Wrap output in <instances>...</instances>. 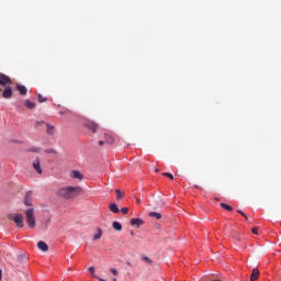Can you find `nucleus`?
Returning <instances> with one entry per match:
<instances>
[{
    "mask_svg": "<svg viewBox=\"0 0 281 281\" xmlns=\"http://www.w3.org/2000/svg\"><path fill=\"white\" fill-rule=\"evenodd\" d=\"M42 124H45V122H43V121H37V122L35 123L36 128H38V126H41Z\"/></svg>",
    "mask_w": 281,
    "mask_h": 281,
    "instance_id": "26",
    "label": "nucleus"
},
{
    "mask_svg": "<svg viewBox=\"0 0 281 281\" xmlns=\"http://www.w3.org/2000/svg\"><path fill=\"white\" fill-rule=\"evenodd\" d=\"M142 260H143L144 262H146L147 265H149L150 267H153V265H154L153 259H150L149 257L142 256Z\"/></svg>",
    "mask_w": 281,
    "mask_h": 281,
    "instance_id": "18",
    "label": "nucleus"
},
{
    "mask_svg": "<svg viewBox=\"0 0 281 281\" xmlns=\"http://www.w3.org/2000/svg\"><path fill=\"white\" fill-rule=\"evenodd\" d=\"M37 101L43 104V102H47V98L43 97V94H38Z\"/></svg>",
    "mask_w": 281,
    "mask_h": 281,
    "instance_id": "23",
    "label": "nucleus"
},
{
    "mask_svg": "<svg viewBox=\"0 0 281 281\" xmlns=\"http://www.w3.org/2000/svg\"><path fill=\"white\" fill-rule=\"evenodd\" d=\"M104 142L105 144H109V145L115 144V136H113V134L105 133Z\"/></svg>",
    "mask_w": 281,
    "mask_h": 281,
    "instance_id": "7",
    "label": "nucleus"
},
{
    "mask_svg": "<svg viewBox=\"0 0 281 281\" xmlns=\"http://www.w3.org/2000/svg\"><path fill=\"white\" fill-rule=\"evenodd\" d=\"M112 281H117V279L114 278V279H112Z\"/></svg>",
    "mask_w": 281,
    "mask_h": 281,
    "instance_id": "40",
    "label": "nucleus"
},
{
    "mask_svg": "<svg viewBox=\"0 0 281 281\" xmlns=\"http://www.w3.org/2000/svg\"><path fill=\"white\" fill-rule=\"evenodd\" d=\"M12 85V79L4 74L0 72V87H10Z\"/></svg>",
    "mask_w": 281,
    "mask_h": 281,
    "instance_id": "5",
    "label": "nucleus"
},
{
    "mask_svg": "<svg viewBox=\"0 0 281 281\" xmlns=\"http://www.w3.org/2000/svg\"><path fill=\"white\" fill-rule=\"evenodd\" d=\"M5 89L2 91V98L5 100H10L12 97V88L10 86L4 87Z\"/></svg>",
    "mask_w": 281,
    "mask_h": 281,
    "instance_id": "6",
    "label": "nucleus"
},
{
    "mask_svg": "<svg viewBox=\"0 0 281 281\" xmlns=\"http://www.w3.org/2000/svg\"><path fill=\"white\" fill-rule=\"evenodd\" d=\"M102 238V229L98 228V233L93 236V240H100Z\"/></svg>",
    "mask_w": 281,
    "mask_h": 281,
    "instance_id": "22",
    "label": "nucleus"
},
{
    "mask_svg": "<svg viewBox=\"0 0 281 281\" xmlns=\"http://www.w3.org/2000/svg\"><path fill=\"white\" fill-rule=\"evenodd\" d=\"M82 192L80 187H64L58 189L57 194L61 199L71 200L76 199Z\"/></svg>",
    "mask_w": 281,
    "mask_h": 281,
    "instance_id": "1",
    "label": "nucleus"
},
{
    "mask_svg": "<svg viewBox=\"0 0 281 281\" xmlns=\"http://www.w3.org/2000/svg\"><path fill=\"white\" fill-rule=\"evenodd\" d=\"M194 188H199V186L194 184Z\"/></svg>",
    "mask_w": 281,
    "mask_h": 281,
    "instance_id": "41",
    "label": "nucleus"
},
{
    "mask_svg": "<svg viewBox=\"0 0 281 281\" xmlns=\"http://www.w3.org/2000/svg\"><path fill=\"white\" fill-rule=\"evenodd\" d=\"M100 281H106L105 279H102V278H100V277H97Z\"/></svg>",
    "mask_w": 281,
    "mask_h": 281,
    "instance_id": "37",
    "label": "nucleus"
},
{
    "mask_svg": "<svg viewBox=\"0 0 281 281\" xmlns=\"http://www.w3.org/2000/svg\"><path fill=\"white\" fill-rule=\"evenodd\" d=\"M37 247L41 251H49V246H47L45 241H38Z\"/></svg>",
    "mask_w": 281,
    "mask_h": 281,
    "instance_id": "11",
    "label": "nucleus"
},
{
    "mask_svg": "<svg viewBox=\"0 0 281 281\" xmlns=\"http://www.w3.org/2000/svg\"><path fill=\"white\" fill-rule=\"evenodd\" d=\"M88 271H89L90 273H95V268H94V267H90V268L88 269Z\"/></svg>",
    "mask_w": 281,
    "mask_h": 281,
    "instance_id": "29",
    "label": "nucleus"
},
{
    "mask_svg": "<svg viewBox=\"0 0 281 281\" xmlns=\"http://www.w3.org/2000/svg\"><path fill=\"white\" fill-rule=\"evenodd\" d=\"M131 225H136V227H142V225H144V222L142 221V218H132Z\"/></svg>",
    "mask_w": 281,
    "mask_h": 281,
    "instance_id": "12",
    "label": "nucleus"
},
{
    "mask_svg": "<svg viewBox=\"0 0 281 281\" xmlns=\"http://www.w3.org/2000/svg\"><path fill=\"white\" fill-rule=\"evenodd\" d=\"M30 150H31V153H38V148H32Z\"/></svg>",
    "mask_w": 281,
    "mask_h": 281,
    "instance_id": "32",
    "label": "nucleus"
},
{
    "mask_svg": "<svg viewBox=\"0 0 281 281\" xmlns=\"http://www.w3.org/2000/svg\"><path fill=\"white\" fill-rule=\"evenodd\" d=\"M131 236H135V233L133 231H131Z\"/></svg>",
    "mask_w": 281,
    "mask_h": 281,
    "instance_id": "38",
    "label": "nucleus"
},
{
    "mask_svg": "<svg viewBox=\"0 0 281 281\" xmlns=\"http://www.w3.org/2000/svg\"><path fill=\"white\" fill-rule=\"evenodd\" d=\"M149 216H150L151 218H157V221H160V218H161V213L150 212V213H149Z\"/></svg>",
    "mask_w": 281,
    "mask_h": 281,
    "instance_id": "19",
    "label": "nucleus"
},
{
    "mask_svg": "<svg viewBox=\"0 0 281 281\" xmlns=\"http://www.w3.org/2000/svg\"><path fill=\"white\" fill-rule=\"evenodd\" d=\"M24 203H25V205H32V192L31 191L26 192Z\"/></svg>",
    "mask_w": 281,
    "mask_h": 281,
    "instance_id": "13",
    "label": "nucleus"
},
{
    "mask_svg": "<svg viewBox=\"0 0 281 281\" xmlns=\"http://www.w3.org/2000/svg\"><path fill=\"white\" fill-rule=\"evenodd\" d=\"M239 214H241V216H244V218H246L247 221V214H245L243 211H237Z\"/></svg>",
    "mask_w": 281,
    "mask_h": 281,
    "instance_id": "31",
    "label": "nucleus"
},
{
    "mask_svg": "<svg viewBox=\"0 0 281 281\" xmlns=\"http://www.w3.org/2000/svg\"><path fill=\"white\" fill-rule=\"evenodd\" d=\"M110 271H111V273H113V276H117L119 274L117 270H115L114 268H111Z\"/></svg>",
    "mask_w": 281,
    "mask_h": 281,
    "instance_id": "27",
    "label": "nucleus"
},
{
    "mask_svg": "<svg viewBox=\"0 0 281 281\" xmlns=\"http://www.w3.org/2000/svg\"><path fill=\"white\" fill-rule=\"evenodd\" d=\"M260 276V271L258 270V268H254L251 276H250V280L251 281H256Z\"/></svg>",
    "mask_w": 281,
    "mask_h": 281,
    "instance_id": "10",
    "label": "nucleus"
},
{
    "mask_svg": "<svg viewBox=\"0 0 281 281\" xmlns=\"http://www.w3.org/2000/svg\"><path fill=\"white\" fill-rule=\"evenodd\" d=\"M122 214H128V207L121 209Z\"/></svg>",
    "mask_w": 281,
    "mask_h": 281,
    "instance_id": "25",
    "label": "nucleus"
},
{
    "mask_svg": "<svg viewBox=\"0 0 281 281\" xmlns=\"http://www.w3.org/2000/svg\"><path fill=\"white\" fill-rule=\"evenodd\" d=\"M252 234H255L256 236H258V227H254V228H252Z\"/></svg>",
    "mask_w": 281,
    "mask_h": 281,
    "instance_id": "30",
    "label": "nucleus"
},
{
    "mask_svg": "<svg viewBox=\"0 0 281 281\" xmlns=\"http://www.w3.org/2000/svg\"><path fill=\"white\" fill-rule=\"evenodd\" d=\"M2 276H3V270H1V268H0V281H1Z\"/></svg>",
    "mask_w": 281,
    "mask_h": 281,
    "instance_id": "35",
    "label": "nucleus"
},
{
    "mask_svg": "<svg viewBox=\"0 0 281 281\" xmlns=\"http://www.w3.org/2000/svg\"><path fill=\"white\" fill-rule=\"evenodd\" d=\"M221 207H223L224 210H227V212L234 211V207H232V205H228L226 203H221Z\"/></svg>",
    "mask_w": 281,
    "mask_h": 281,
    "instance_id": "20",
    "label": "nucleus"
},
{
    "mask_svg": "<svg viewBox=\"0 0 281 281\" xmlns=\"http://www.w3.org/2000/svg\"><path fill=\"white\" fill-rule=\"evenodd\" d=\"M83 126L85 128H88V131H91V133H98L99 125L93 121H86Z\"/></svg>",
    "mask_w": 281,
    "mask_h": 281,
    "instance_id": "4",
    "label": "nucleus"
},
{
    "mask_svg": "<svg viewBox=\"0 0 281 281\" xmlns=\"http://www.w3.org/2000/svg\"><path fill=\"white\" fill-rule=\"evenodd\" d=\"M9 221H13V223H15L16 227H19L20 229L24 227L23 214L11 213L9 214Z\"/></svg>",
    "mask_w": 281,
    "mask_h": 281,
    "instance_id": "3",
    "label": "nucleus"
},
{
    "mask_svg": "<svg viewBox=\"0 0 281 281\" xmlns=\"http://www.w3.org/2000/svg\"><path fill=\"white\" fill-rule=\"evenodd\" d=\"M162 177H175V176L172 173H170V172H164Z\"/></svg>",
    "mask_w": 281,
    "mask_h": 281,
    "instance_id": "28",
    "label": "nucleus"
},
{
    "mask_svg": "<svg viewBox=\"0 0 281 281\" xmlns=\"http://www.w3.org/2000/svg\"><path fill=\"white\" fill-rule=\"evenodd\" d=\"M170 179H171V180H173V179H175V177H171Z\"/></svg>",
    "mask_w": 281,
    "mask_h": 281,
    "instance_id": "42",
    "label": "nucleus"
},
{
    "mask_svg": "<svg viewBox=\"0 0 281 281\" xmlns=\"http://www.w3.org/2000/svg\"><path fill=\"white\" fill-rule=\"evenodd\" d=\"M25 218L29 227L34 229L36 227V217H34V209H29L25 211Z\"/></svg>",
    "mask_w": 281,
    "mask_h": 281,
    "instance_id": "2",
    "label": "nucleus"
},
{
    "mask_svg": "<svg viewBox=\"0 0 281 281\" xmlns=\"http://www.w3.org/2000/svg\"><path fill=\"white\" fill-rule=\"evenodd\" d=\"M110 212H113V214H120V207L115 203H111Z\"/></svg>",
    "mask_w": 281,
    "mask_h": 281,
    "instance_id": "14",
    "label": "nucleus"
},
{
    "mask_svg": "<svg viewBox=\"0 0 281 281\" xmlns=\"http://www.w3.org/2000/svg\"><path fill=\"white\" fill-rule=\"evenodd\" d=\"M112 227L116 232H122V224H120V222H113Z\"/></svg>",
    "mask_w": 281,
    "mask_h": 281,
    "instance_id": "17",
    "label": "nucleus"
},
{
    "mask_svg": "<svg viewBox=\"0 0 281 281\" xmlns=\"http://www.w3.org/2000/svg\"><path fill=\"white\" fill-rule=\"evenodd\" d=\"M155 172H159V169L156 168V169H155Z\"/></svg>",
    "mask_w": 281,
    "mask_h": 281,
    "instance_id": "39",
    "label": "nucleus"
},
{
    "mask_svg": "<svg viewBox=\"0 0 281 281\" xmlns=\"http://www.w3.org/2000/svg\"><path fill=\"white\" fill-rule=\"evenodd\" d=\"M104 144H106L105 140L104 142L103 140L99 142V146H104Z\"/></svg>",
    "mask_w": 281,
    "mask_h": 281,
    "instance_id": "33",
    "label": "nucleus"
},
{
    "mask_svg": "<svg viewBox=\"0 0 281 281\" xmlns=\"http://www.w3.org/2000/svg\"><path fill=\"white\" fill-rule=\"evenodd\" d=\"M68 111L67 110H65V111H59V114L60 115H64V113H67Z\"/></svg>",
    "mask_w": 281,
    "mask_h": 281,
    "instance_id": "34",
    "label": "nucleus"
},
{
    "mask_svg": "<svg viewBox=\"0 0 281 281\" xmlns=\"http://www.w3.org/2000/svg\"><path fill=\"white\" fill-rule=\"evenodd\" d=\"M33 168L36 170L38 175H43V169H41V161L35 160L33 161Z\"/></svg>",
    "mask_w": 281,
    "mask_h": 281,
    "instance_id": "9",
    "label": "nucleus"
},
{
    "mask_svg": "<svg viewBox=\"0 0 281 281\" xmlns=\"http://www.w3.org/2000/svg\"><path fill=\"white\" fill-rule=\"evenodd\" d=\"M26 109H36V103L30 101V100H25L24 102Z\"/></svg>",
    "mask_w": 281,
    "mask_h": 281,
    "instance_id": "16",
    "label": "nucleus"
},
{
    "mask_svg": "<svg viewBox=\"0 0 281 281\" xmlns=\"http://www.w3.org/2000/svg\"><path fill=\"white\" fill-rule=\"evenodd\" d=\"M115 192H116V199L119 201L124 199V192L120 191V189H116Z\"/></svg>",
    "mask_w": 281,
    "mask_h": 281,
    "instance_id": "21",
    "label": "nucleus"
},
{
    "mask_svg": "<svg viewBox=\"0 0 281 281\" xmlns=\"http://www.w3.org/2000/svg\"><path fill=\"white\" fill-rule=\"evenodd\" d=\"M136 203L140 204V203H142V200L137 199V200H136Z\"/></svg>",
    "mask_w": 281,
    "mask_h": 281,
    "instance_id": "36",
    "label": "nucleus"
},
{
    "mask_svg": "<svg viewBox=\"0 0 281 281\" xmlns=\"http://www.w3.org/2000/svg\"><path fill=\"white\" fill-rule=\"evenodd\" d=\"M16 90L19 91L20 95H27V88L22 85H16Z\"/></svg>",
    "mask_w": 281,
    "mask_h": 281,
    "instance_id": "8",
    "label": "nucleus"
},
{
    "mask_svg": "<svg viewBox=\"0 0 281 281\" xmlns=\"http://www.w3.org/2000/svg\"><path fill=\"white\" fill-rule=\"evenodd\" d=\"M56 131V127L54 125L50 124H46V133L48 135H54V132Z\"/></svg>",
    "mask_w": 281,
    "mask_h": 281,
    "instance_id": "15",
    "label": "nucleus"
},
{
    "mask_svg": "<svg viewBox=\"0 0 281 281\" xmlns=\"http://www.w3.org/2000/svg\"><path fill=\"white\" fill-rule=\"evenodd\" d=\"M70 177H82V173H80L78 170H72Z\"/></svg>",
    "mask_w": 281,
    "mask_h": 281,
    "instance_id": "24",
    "label": "nucleus"
}]
</instances>
